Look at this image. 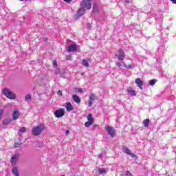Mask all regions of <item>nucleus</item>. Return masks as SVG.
<instances>
[{
    "label": "nucleus",
    "instance_id": "obj_40",
    "mask_svg": "<svg viewBox=\"0 0 176 176\" xmlns=\"http://www.w3.org/2000/svg\"><path fill=\"white\" fill-rule=\"evenodd\" d=\"M87 28H90V24L87 25Z\"/></svg>",
    "mask_w": 176,
    "mask_h": 176
},
{
    "label": "nucleus",
    "instance_id": "obj_37",
    "mask_svg": "<svg viewBox=\"0 0 176 176\" xmlns=\"http://www.w3.org/2000/svg\"><path fill=\"white\" fill-rule=\"evenodd\" d=\"M14 146H15V148H19V146H20V144H14Z\"/></svg>",
    "mask_w": 176,
    "mask_h": 176
},
{
    "label": "nucleus",
    "instance_id": "obj_39",
    "mask_svg": "<svg viewBox=\"0 0 176 176\" xmlns=\"http://www.w3.org/2000/svg\"><path fill=\"white\" fill-rule=\"evenodd\" d=\"M126 3H129V0H125Z\"/></svg>",
    "mask_w": 176,
    "mask_h": 176
},
{
    "label": "nucleus",
    "instance_id": "obj_33",
    "mask_svg": "<svg viewBox=\"0 0 176 176\" xmlns=\"http://www.w3.org/2000/svg\"><path fill=\"white\" fill-rule=\"evenodd\" d=\"M64 2H67V3H71L72 2V0H63Z\"/></svg>",
    "mask_w": 176,
    "mask_h": 176
},
{
    "label": "nucleus",
    "instance_id": "obj_5",
    "mask_svg": "<svg viewBox=\"0 0 176 176\" xmlns=\"http://www.w3.org/2000/svg\"><path fill=\"white\" fill-rule=\"evenodd\" d=\"M65 115V113L64 112V109H58L54 112V116L56 118H63Z\"/></svg>",
    "mask_w": 176,
    "mask_h": 176
},
{
    "label": "nucleus",
    "instance_id": "obj_18",
    "mask_svg": "<svg viewBox=\"0 0 176 176\" xmlns=\"http://www.w3.org/2000/svg\"><path fill=\"white\" fill-rule=\"evenodd\" d=\"M143 124L144 127H148V126H149V119L144 120Z\"/></svg>",
    "mask_w": 176,
    "mask_h": 176
},
{
    "label": "nucleus",
    "instance_id": "obj_22",
    "mask_svg": "<svg viewBox=\"0 0 176 176\" xmlns=\"http://www.w3.org/2000/svg\"><path fill=\"white\" fill-rule=\"evenodd\" d=\"M75 93H83V89L82 88H74Z\"/></svg>",
    "mask_w": 176,
    "mask_h": 176
},
{
    "label": "nucleus",
    "instance_id": "obj_7",
    "mask_svg": "<svg viewBox=\"0 0 176 176\" xmlns=\"http://www.w3.org/2000/svg\"><path fill=\"white\" fill-rule=\"evenodd\" d=\"M66 108V111L67 112H71V111H74V106L72 104H71L70 102H67L65 103V107Z\"/></svg>",
    "mask_w": 176,
    "mask_h": 176
},
{
    "label": "nucleus",
    "instance_id": "obj_34",
    "mask_svg": "<svg viewBox=\"0 0 176 176\" xmlns=\"http://www.w3.org/2000/svg\"><path fill=\"white\" fill-rule=\"evenodd\" d=\"M126 176H131V173H130V171H126Z\"/></svg>",
    "mask_w": 176,
    "mask_h": 176
},
{
    "label": "nucleus",
    "instance_id": "obj_26",
    "mask_svg": "<svg viewBox=\"0 0 176 176\" xmlns=\"http://www.w3.org/2000/svg\"><path fill=\"white\" fill-rule=\"evenodd\" d=\"M118 53H119L118 55H124V52L123 51V49H120L118 50Z\"/></svg>",
    "mask_w": 176,
    "mask_h": 176
},
{
    "label": "nucleus",
    "instance_id": "obj_1",
    "mask_svg": "<svg viewBox=\"0 0 176 176\" xmlns=\"http://www.w3.org/2000/svg\"><path fill=\"white\" fill-rule=\"evenodd\" d=\"M91 9V0H82L80 3V8L77 11L78 17H82L86 10Z\"/></svg>",
    "mask_w": 176,
    "mask_h": 176
},
{
    "label": "nucleus",
    "instance_id": "obj_4",
    "mask_svg": "<svg viewBox=\"0 0 176 176\" xmlns=\"http://www.w3.org/2000/svg\"><path fill=\"white\" fill-rule=\"evenodd\" d=\"M105 130L106 131H107V133L109 134V135L112 137V138L115 137V129H113V127L107 126L105 127Z\"/></svg>",
    "mask_w": 176,
    "mask_h": 176
},
{
    "label": "nucleus",
    "instance_id": "obj_9",
    "mask_svg": "<svg viewBox=\"0 0 176 176\" xmlns=\"http://www.w3.org/2000/svg\"><path fill=\"white\" fill-rule=\"evenodd\" d=\"M135 83L138 85V87H140L142 90V86H144V82L141 80V78H136Z\"/></svg>",
    "mask_w": 176,
    "mask_h": 176
},
{
    "label": "nucleus",
    "instance_id": "obj_21",
    "mask_svg": "<svg viewBox=\"0 0 176 176\" xmlns=\"http://www.w3.org/2000/svg\"><path fill=\"white\" fill-rule=\"evenodd\" d=\"M157 80L155 79L153 80H151L148 83L150 85V86H155V85L156 84Z\"/></svg>",
    "mask_w": 176,
    "mask_h": 176
},
{
    "label": "nucleus",
    "instance_id": "obj_3",
    "mask_svg": "<svg viewBox=\"0 0 176 176\" xmlns=\"http://www.w3.org/2000/svg\"><path fill=\"white\" fill-rule=\"evenodd\" d=\"M3 94L4 96H6V97H7V98H9L10 100H14V98H16V95L13 94V92H12L9 89L5 88L3 90Z\"/></svg>",
    "mask_w": 176,
    "mask_h": 176
},
{
    "label": "nucleus",
    "instance_id": "obj_17",
    "mask_svg": "<svg viewBox=\"0 0 176 176\" xmlns=\"http://www.w3.org/2000/svg\"><path fill=\"white\" fill-rule=\"evenodd\" d=\"M88 122H92L94 123V119L93 118V116L91 114H89L87 117Z\"/></svg>",
    "mask_w": 176,
    "mask_h": 176
},
{
    "label": "nucleus",
    "instance_id": "obj_15",
    "mask_svg": "<svg viewBox=\"0 0 176 176\" xmlns=\"http://www.w3.org/2000/svg\"><path fill=\"white\" fill-rule=\"evenodd\" d=\"M12 173L13 175H14V176H19V169H17V168H16V167L12 168Z\"/></svg>",
    "mask_w": 176,
    "mask_h": 176
},
{
    "label": "nucleus",
    "instance_id": "obj_36",
    "mask_svg": "<svg viewBox=\"0 0 176 176\" xmlns=\"http://www.w3.org/2000/svg\"><path fill=\"white\" fill-rule=\"evenodd\" d=\"M69 135V130H67L65 131V135Z\"/></svg>",
    "mask_w": 176,
    "mask_h": 176
},
{
    "label": "nucleus",
    "instance_id": "obj_8",
    "mask_svg": "<svg viewBox=\"0 0 176 176\" xmlns=\"http://www.w3.org/2000/svg\"><path fill=\"white\" fill-rule=\"evenodd\" d=\"M19 156H20V155H19V154H15L13 155V157L11 158L12 166H14V164H16L17 160H19Z\"/></svg>",
    "mask_w": 176,
    "mask_h": 176
},
{
    "label": "nucleus",
    "instance_id": "obj_29",
    "mask_svg": "<svg viewBox=\"0 0 176 176\" xmlns=\"http://www.w3.org/2000/svg\"><path fill=\"white\" fill-rule=\"evenodd\" d=\"M25 130H26L25 127H22V128L20 129L19 131L21 133H25Z\"/></svg>",
    "mask_w": 176,
    "mask_h": 176
},
{
    "label": "nucleus",
    "instance_id": "obj_6",
    "mask_svg": "<svg viewBox=\"0 0 176 176\" xmlns=\"http://www.w3.org/2000/svg\"><path fill=\"white\" fill-rule=\"evenodd\" d=\"M122 151L123 152H124V153H126V155H129V156H131V157H135V155L131 153V151H130L129 148L124 146L122 148Z\"/></svg>",
    "mask_w": 176,
    "mask_h": 176
},
{
    "label": "nucleus",
    "instance_id": "obj_19",
    "mask_svg": "<svg viewBox=\"0 0 176 176\" xmlns=\"http://www.w3.org/2000/svg\"><path fill=\"white\" fill-rule=\"evenodd\" d=\"M98 173L100 174H105V173H107V169L104 168H100L98 169Z\"/></svg>",
    "mask_w": 176,
    "mask_h": 176
},
{
    "label": "nucleus",
    "instance_id": "obj_24",
    "mask_svg": "<svg viewBox=\"0 0 176 176\" xmlns=\"http://www.w3.org/2000/svg\"><path fill=\"white\" fill-rule=\"evenodd\" d=\"M82 65H84V67H89V62H87L86 59L82 60Z\"/></svg>",
    "mask_w": 176,
    "mask_h": 176
},
{
    "label": "nucleus",
    "instance_id": "obj_27",
    "mask_svg": "<svg viewBox=\"0 0 176 176\" xmlns=\"http://www.w3.org/2000/svg\"><path fill=\"white\" fill-rule=\"evenodd\" d=\"M125 68H127L128 69H130L131 68H133V65H126V64L124 65Z\"/></svg>",
    "mask_w": 176,
    "mask_h": 176
},
{
    "label": "nucleus",
    "instance_id": "obj_38",
    "mask_svg": "<svg viewBox=\"0 0 176 176\" xmlns=\"http://www.w3.org/2000/svg\"><path fill=\"white\" fill-rule=\"evenodd\" d=\"M170 1H171V2H173V3L176 4V0H170Z\"/></svg>",
    "mask_w": 176,
    "mask_h": 176
},
{
    "label": "nucleus",
    "instance_id": "obj_14",
    "mask_svg": "<svg viewBox=\"0 0 176 176\" xmlns=\"http://www.w3.org/2000/svg\"><path fill=\"white\" fill-rule=\"evenodd\" d=\"M127 91L131 96H137V94H135V91L131 87H129L127 89Z\"/></svg>",
    "mask_w": 176,
    "mask_h": 176
},
{
    "label": "nucleus",
    "instance_id": "obj_32",
    "mask_svg": "<svg viewBox=\"0 0 176 176\" xmlns=\"http://www.w3.org/2000/svg\"><path fill=\"white\" fill-rule=\"evenodd\" d=\"M116 65H117V67H119V68H122V63H116Z\"/></svg>",
    "mask_w": 176,
    "mask_h": 176
},
{
    "label": "nucleus",
    "instance_id": "obj_2",
    "mask_svg": "<svg viewBox=\"0 0 176 176\" xmlns=\"http://www.w3.org/2000/svg\"><path fill=\"white\" fill-rule=\"evenodd\" d=\"M45 129H46V126H45V124H40L39 125L34 126L32 129V134H33L35 137L38 135H41L43 131H45Z\"/></svg>",
    "mask_w": 176,
    "mask_h": 176
},
{
    "label": "nucleus",
    "instance_id": "obj_30",
    "mask_svg": "<svg viewBox=\"0 0 176 176\" xmlns=\"http://www.w3.org/2000/svg\"><path fill=\"white\" fill-rule=\"evenodd\" d=\"M5 113V111L3 109H0V117L2 118V115Z\"/></svg>",
    "mask_w": 176,
    "mask_h": 176
},
{
    "label": "nucleus",
    "instance_id": "obj_35",
    "mask_svg": "<svg viewBox=\"0 0 176 176\" xmlns=\"http://www.w3.org/2000/svg\"><path fill=\"white\" fill-rule=\"evenodd\" d=\"M53 65H54V67H57V61L54 60V62H53Z\"/></svg>",
    "mask_w": 176,
    "mask_h": 176
},
{
    "label": "nucleus",
    "instance_id": "obj_28",
    "mask_svg": "<svg viewBox=\"0 0 176 176\" xmlns=\"http://www.w3.org/2000/svg\"><path fill=\"white\" fill-rule=\"evenodd\" d=\"M25 100H27L28 101L31 100V95L30 94H28L25 96Z\"/></svg>",
    "mask_w": 176,
    "mask_h": 176
},
{
    "label": "nucleus",
    "instance_id": "obj_16",
    "mask_svg": "<svg viewBox=\"0 0 176 176\" xmlns=\"http://www.w3.org/2000/svg\"><path fill=\"white\" fill-rule=\"evenodd\" d=\"M125 54L124 55H119V54H116V57H118V60L120 61H123L124 60Z\"/></svg>",
    "mask_w": 176,
    "mask_h": 176
},
{
    "label": "nucleus",
    "instance_id": "obj_10",
    "mask_svg": "<svg viewBox=\"0 0 176 176\" xmlns=\"http://www.w3.org/2000/svg\"><path fill=\"white\" fill-rule=\"evenodd\" d=\"M94 100H96V96L94 94H91L90 97H89V103H88V107L90 108L92 105H93V101H94Z\"/></svg>",
    "mask_w": 176,
    "mask_h": 176
},
{
    "label": "nucleus",
    "instance_id": "obj_31",
    "mask_svg": "<svg viewBox=\"0 0 176 176\" xmlns=\"http://www.w3.org/2000/svg\"><path fill=\"white\" fill-rule=\"evenodd\" d=\"M57 94L58 96H63V91L61 90L58 91Z\"/></svg>",
    "mask_w": 176,
    "mask_h": 176
},
{
    "label": "nucleus",
    "instance_id": "obj_13",
    "mask_svg": "<svg viewBox=\"0 0 176 176\" xmlns=\"http://www.w3.org/2000/svg\"><path fill=\"white\" fill-rule=\"evenodd\" d=\"M73 100L76 104H80V98L78 95H73Z\"/></svg>",
    "mask_w": 176,
    "mask_h": 176
},
{
    "label": "nucleus",
    "instance_id": "obj_20",
    "mask_svg": "<svg viewBox=\"0 0 176 176\" xmlns=\"http://www.w3.org/2000/svg\"><path fill=\"white\" fill-rule=\"evenodd\" d=\"M93 12L96 13V12H98V6H97V4L93 5Z\"/></svg>",
    "mask_w": 176,
    "mask_h": 176
},
{
    "label": "nucleus",
    "instance_id": "obj_11",
    "mask_svg": "<svg viewBox=\"0 0 176 176\" xmlns=\"http://www.w3.org/2000/svg\"><path fill=\"white\" fill-rule=\"evenodd\" d=\"M20 116V111L18 110H14L12 114L13 120H17L19 119V116Z\"/></svg>",
    "mask_w": 176,
    "mask_h": 176
},
{
    "label": "nucleus",
    "instance_id": "obj_12",
    "mask_svg": "<svg viewBox=\"0 0 176 176\" xmlns=\"http://www.w3.org/2000/svg\"><path fill=\"white\" fill-rule=\"evenodd\" d=\"M76 50V45L75 44H71L68 49H67V52H75Z\"/></svg>",
    "mask_w": 176,
    "mask_h": 176
},
{
    "label": "nucleus",
    "instance_id": "obj_23",
    "mask_svg": "<svg viewBox=\"0 0 176 176\" xmlns=\"http://www.w3.org/2000/svg\"><path fill=\"white\" fill-rule=\"evenodd\" d=\"M10 120H9V119H6V120H4L3 121V126H8V124H9V123H10Z\"/></svg>",
    "mask_w": 176,
    "mask_h": 176
},
{
    "label": "nucleus",
    "instance_id": "obj_25",
    "mask_svg": "<svg viewBox=\"0 0 176 176\" xmlns=\"http://www.w3.org/2000/svg\"><path fill=\"white\" fill-rule=\"evenodd\" d=\"M91 124H93V122L91 121H87L85 123V127H90V126H91Z\"/></svg>",
    "mask_w": 176,
    "mask_h": 176
}]
</instances>
